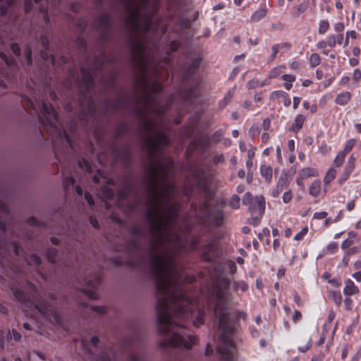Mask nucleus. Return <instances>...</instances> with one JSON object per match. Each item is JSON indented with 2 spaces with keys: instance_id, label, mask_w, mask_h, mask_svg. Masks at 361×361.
I'll return each mask as SVG.
<instances>
[{
  "instance_id": "f3484780",
  "label": "nucleus",
  "mask_w": 361,
  "mask_h": 361,
  "mask_svg": "<svg viewBox=\"0 0 361 361\" xmlns=\"http://www.w3.org/2000/svg\"><path fill=\"white\" fill-rule=\"evenodd\" d=\"M284 80V87L286 90H290L293 87V82L295 80L296 76L291 74H284L282 76Z\"/></svg>"
},
{
  "instance_id": "b1692460",
  "label": "nucleus",
  "mask_w": 361,
  "mask_h": 361,
  "mask_svg": "<svg viewBox=\"0 0 361 361\" xmlns=\"http://www.w3.org/2000/svg\"><path fill=\"white\" fill-rule=\"evenodd\" d=\"M88 286L93 289H83L82 291L91 299L98 298V293L94 290V286L92 285V283L89 282Z\"/></svg>"
},
{
  "instance_id": "412c9836",
  "label": "nucleus",
  "mask_w": 361,
  "mask_h": 361,
  "mask_svg": "<svg viewBox=\"0 0 361 361\" xmlns=\"http://www.w3.org/2000/svg\"><path fill=\"white\" fill-rule=\"evenodd\" d=\"M285 69H286L285 65H280V66L273 68L269 73V78H277L279 75H280L284 71Z\"/></svg>"
},
{
  "instance_id": "1a4fd4ad",
  "label": "nucleus",
  "mask_w": 361,
  "mask_h": 361,
  "mask_svg": "<svg viewBox=\"0 0 361 361\" xmlns=\"http://www.w3.org/2000/svg\"><path fill=\"white\" fill-rule=\"evenodd\" d=\"M287 185V179L286 176H281L277 182L276 188L271 191V195L274 197H277L282 192L284 187Z\"/></svg>"
},
{
  "instance_id": "7ed1b4c3",
  "label": "nucleus",
  "mask_w": 361,
  "mask_h": 361,
  "mask_svg": "<svg viewBox=\"0 0 361 361\" xmlns=\"http://www.w3.org/2000/svg\"><path fill=\"white\" fill-rule=\"evenodd\" d=\"M229 305L225 294L223 291L219 290L215 295L214 307V312L219 317V326L216 334L219 336V343L216 346V350L226 361L232 360L235 351L234 329L232 324Z\"/></svg>"
},
{
  "instance_id": "a878e982",
  "label": "nucleus",
  "mask_w": 361,
  "mask_h": 361,
  "mask_svg": "<svg viewBox=\"0 0 361 361\" xmlns=\"http://www.w3.org/2000/svg\"><path fill=\"white\" fill-rule=\"evenodd\" d=\"M345 155L346 154L343 153L342 151L339 152L337 154L334 160V164L335 165V166L339 167L343 164Z\"/></svg>"
},
{
  "instance_id": "2eb2a0df",
  "label": "nucleus",
  "mask_w": 361,
  "mask_h": 361,
  "mask_svg": "<svg viewBox=\"0 0 361 361\" xmlns=\"http://www.w3.org/2000/svg\"><path fill=\"white\" fill-rule=\"evenodd\" d=\"M98 23L105 30L110 28L111 21L109 16L108 14L102 15L98 19Z\"/></svg>"
},
{
  "instance_id": "393cba45",
  "label": "nucleus",
  "mask_w": 361,
  "mask_h": 361,
  "mask_svg": "<svg viewBox=\"0 0 361 361\" xmlns=\"http://www.w3.org/2000/svg\"><path fill=\"white\" fill-rule=\"evenodd\" d=\"M330 25L328 20H321L319 23L318 32L319 34H324L329 29Z\"/></svg>"
},
{
  "instance_id": "0e129e2a",
  "label": "nucleus",
  "mask_w": 361,
  "mask_h": 361,
  "mask_svg": "<svg viewBox=\"0 0 361 361\" xmlns=\"http://www.w3.org/2000/svg\"><path fill=\"white\" fill-rule=\"evenodd\" d=\"M352 277L355 279L357 281L361 282V271L353 274Z\"/></svg>"
},
{
  "instance_id": "864d4df0",
  "label": "nucleus",
  "mask_w": 361,
  "mask_h": 361,
  "mask_svg": "<svg viewBox=\"0 0 361 361\" xmlns=\"http://www.w3.org/2000/svg\"><path fill=\"white\" fill-rule=\"evenodd\" d=\"M194 182L196 183V186L198 188H205V183L203 180L202 179H197V178H195Z\"/></svg>"
},
{
  "instance_id": "a211bd4d",
  "label": "nucleus",
  "mask_w": 361,
  "mask_h": 361,
  "mask_svg": "<svg viewBox=\"0 0 361 361\" xmlns=\"http://www.w3.org/2000/svg\"><path fill=\"white\" fill-rule=\"evenodd\" d=\"M35 307L42 315L44 317H48L49 313L51 312L49 305L44 302H39L35 305Z\"/></svg>"
},
{
  "instance_id": "0eeeda50",
  "label": "nucleus",
  "mask_w": 361,
  "mask_h": 361,
  "mask_svg": "<svg viewBox=\"0 0 361 361\" xmlns=\"http://www.w3.org/2000/svg\"><path fill=\"white\" fill-rule=\"evenodd\" d=\"M344 284L345 286L343 288V294L345 296L350 297L359 293V288L355 286L352 280H345Z\"/></svg>"
},
{
  "instance_id": "9b49d317",
  "label": "nucleus",
  "mask_w": 361,
  "mask_h": 361,
  "mask_svg": "<svg viewBox=\"0 0 361 361\" xmlns=\"http://www.w3.org/2000/svg\"><path fill=\"white\" fill-rule=\"evenodd\" d=\"M299 175L302 178L306 179L310 177H317L319 176V172L314 168L305 167L299 171Z\"/></svg>"
},
{
  "instance_id": "423d86ee",
  "label": "nucleus",
  "mask_w": 361,
  "mask_h": 361,
  "mask_svg": "<svg viewBox=\"0 0 361 361\" xmlns=\"http://www.w3.org/2000/svg\"><path fill=\"white\" fill-rule=\"evenodd\" d=\"M82 80L80 81L81 85L84 86L85 89L89 90L92 87L93 75L91 71H87L85 67L81 68Z\"/></svg>"
},
{
  "instance_id": "4be33fe9",
  "label": "nucleus",
  "mask_w": 361,
  "mask_h": 361,
  "mask_svg": "<svg viewBox=\"0 0 361 361\" xmlns=\"http://www.w3.org/2000/svg\"><path fill=\"white\" fill-rule=\"evenodd\" d=\"M267 15V11L264 8H260L256 11L251 16V20L257 22Z\"/></svg>"
},
{
  "instance_id": "bf43d9fd",
  "label": "nucleus",
  "mask_w": 361,
  "mask_h": 361,
  "mask_svg": "<svg viewBox=\"0 0 361 361\" xmlns=\"http://www.w3.org/2000/svg\"><path fill=\"white\" fill-rule=\"evenodd\" d=\"M293 300L299 307L302 306V302L300 296L297 293L293 294Z\"/></svg>"
},
{
  "instance_id": "72a5a7b5",
  "label": "nucleus",
  "mask_w": 361,
  "mask_h": 361,
  "mask_svg": "<svg viewBox=\"0 0 361 361\" xmlns=\"http://www.w3.org/2000/svg\"><path fill=\"white\" fill-rule=\"evenodd\" d=\"M233 287L235 290H240L243 292L247 289V286L243 281L235 282L233 283Z\"/></svg>"
},
{
  "instance_id": "603ef678",
  "label": "nucleus",
  "mask_w": 361,
  "mask_h": 361,
  "mask_svg": "<svg viewBox=\"0 0 361 361\" xmlns=\"http://www.w3.org/2000/svg\"><path fill=\"white\" fill-rule=\"evenodd\" d=\"M200 63V59H193L192 63H191L190 68L192 71L197 69L199 67Z\"/></svg>"
},
{
  "instance_id": "ea45409f",
  "label": "nucleus",
  "mask_w": 361,
  "mask_h": 361,
  "mask_svg": "<svg viewBox=\"0 0 361 361\" xmlns=\"http://www.w3.org/2000/svg\"><path fill=\"white\" fill-rule=\"evenodd\" d=\"M336 44L335 35H330L327 37V45L334 48Z\"/></svg>"
},
{
  "instance_id": "4c0bfd02",
  "label": "nucleus",
  "mask_w": 361,
  "mask_h": 361,
  "mask_svg": "<svg viewBox=\"0 0 361 361\" xmlns=\"http://www.w3.org/2000/svg\"><path fill=\"white\" fill-rule=\"evenodd\" d=\"M247 87L249 89H255L257 87H259V81L257 79H252L247 82Z\"/></svg>"
},
{
  "instance_id": "c85d7f7f",
  "label": "nucleus",
  "mask_w": 361,
  "mask_h": 361,
  "mask_svg": "<svg viewBox=\"0 0 361 361\" xmlns=\"http://www.w3.org/2000/svg\"><path fill=\"white\" fill-rule=\"evenodd\" d=\"M356 143V140L355 139H350L348 140L345 145H344V149L342 151L343 153H345V154H347L355 146Z\"/></svg>"
},
{
  "instance_id": "6ab92c4d",
  "label": "nucleus",
  "mask_w": 361,
  "mask_h": 361,
  "mask_svg": "<svg viewBox=\"0 0 361 361\" xmlns=\"http://www.w3.org/2000/svg\"><path fill=\"white\" fill-rule=\"evenodd\" d=\"M336 173L337 171L334 168H330L324 178V184H330L336 178Z\"/></svg>"
},
{
  "instance_id": "49530a36",
  "label": "nucleus",
  "mask_w": 361,
  "mask_h": 361,
  "mask_svg": "<svg viewBox=\"0 0 361 361\" xmlns=\"http://www.w3.org/2000/svg\"><path fill=\"white\" fill-rule=\"evenodd\" d=\"M334 30L337 32L341 33L344 30V24L341 22H338L334 25Z\"/></svg>"
},
{
  "instance_id": "de8ad7c7",
  "label": "nucleus",
  "mask_w": 361,
  "mask_h": 361,
  "mask_svg": "<svg viewBox=\"0 0 361 361\" xmlns=\"http://www.w3.org/2000/svg\"><path fill=\"white\" fill-rule=\"evenodd\" d=\"M91 309L92 310V311L101 314L105 313L106 311V307L103 306H92Z\"/></svg>"
},
{
  "instance_id": "6e6552de",
  "label": "nucleus",
  "mask_w": 361,
  "mask_h": 361,
  "mask_svg": "<svg viewBox=\"0 0 361 361\" xmlns=\"http://www.w3.org/2000/svg\"><path fill=\"white\" fill-rule=\"evenodd\" d=\"M351 99V94L348 91H343L338 94L335 99V103L338 105H346Z\"/></svg>"
},
{
  "instance_id": "37998d69",
  "label": "nucleus",
  "mask_w": 361,
  "mask_h": 361,
  "mask_svg": "<svg viewBox=\"0 0 361 361\" xmlns=\"http://www.w3.org/2000/svg\"><path fill=\"white\" fill-rule=\"evenodd\" d=\"M292 193L290 190L285 192L283 195V201L284 203H288L292 200Z\"/></svg>"
},
{
  "instance_id": "8fccbe9b",
  "label": "nucleus",
  "mask_w": 361,
  "mask_h": 361,
  "mask_svg": "<svg viewBox=\"0 0 361 361\" xmlns=\"http://www.w3.org/2000/svg\"><path fill=\"white\" fill-rule=\"evenodd\" d=\"M360 251V247L357 246L353 247L345 251V255H351Z\"/></svg>"
},
{
  "instance_id": "5fc2aeb1",
  "label": "nucleus",
  "mask_w": 361,
  "mask_h": 361,
  "mask_svg": "<svg viewBox=\"0 0 361 361\" xmlns=\"http://www.w3.org/2000/svg\"><path fill=\"white\" fill-rule=\"evenodd\" d=\"M85 200L87 202L89 205H92L94 204L93 197H92V196L91 195L90 193H89L87 192H85Z\"/></svg>"
},
{
  "instance_id": "f257e3e1",
  "label": "nucleus",
  "mask_w": 361,
  "mask_h": 361,
  "mask_svg": "<svg viewBox=\"0 0 361 361\" xmlns=\"http://www.w3.org/2000/svg\"><path fill=\"white\" fill-rule=\"evenodd\" d=\"M146 216L157 245H153L150 257L156 290L160 295L157 305L158 331L164 336L161 348L190 349L196 337L185 335L189 319L195 327L203 324L204 311L180 289L182 277L175 264V256L185 245L178 231L176 215L179 204L175 200L176 189L173 182H148Z\"/></svg>"
},
{
  "instance_id": "bb28decb",
  "label": "nucleus",
  "mask_w": 361,
  "mask_h": 361,
  "mask_svg": "<svg viewBox=\"0 0 361 361\" xmlns=\"http://www.w3.org/2000/svg\"><path fill=\"white\" fill-rule=\"evenodd\" d=\"M321 62V58L318 54L314 53L311 54L310 58V65L311 67L317 66Z\"/></svg>"
},
{
  "instance_id": "f8f14e48",
  "label": "nucleus",
  "mask_w": 361,
  "mask_h": 361,
  "mask_svg": "<svg viewBox=\"0 0 361 361\" xmlns=\"http://www.w3.org/2000/svg\"><path fill=\"white\" fill-rule=\"evenodd\" d=\"M260 173L265 178L266 182L271 183L272 179V169L270 166L262 164L260 166Z\"/></svg>"
},
{
  "instance_id": "cd10ccee",
  "label": "nucleus",
  "mask_w": 361,
  "mask_h": 361,
  "mask_svg": "<svg viewBox=\"0 0 361 361\" xmlns=\"http://www.w3.org/2000/svg\"><path fill=\"white\" fill-rule=\"evenodd\" d=\"M47 257L49 262L54 263L57 261L58 253L54 249H50L47 250Z\"/></svg>"
},
{
  "instance_id": "3c124183",
  "label": "nucleus",
  "mask_w": 361,
  "mask_h": 361,
  "mask_svg": "<svg viewBox=\"0 0 361 361\" xmlns=\"http://www.w3.org/2000/svg\"><path fill=\"white\" fill-rule=\"evenodd\" d=\"M302 317V314L300 311L295 310L294 313L293 314V320L295 323L298 322L299 320H300Z\"/></svg>"
},
{
  "instance_id": "9d476101",
  "label": "nucleus",
  "mask_w": 361,
  "mask_h": 361,
  "mask_svg": "<svg viewBox=\"0 0 361 361\" xmlns=\"http://www.w3.org/2000/svg\"><path fill=\"white\" fill-rule=\"evenodd\" d=\"M348 238L344 240L341 243V249L347 250L350 246L356 242L359 241V238L357 237V233L354 231H350L348 234Z\"/></svg>"
},
{
  "instance_id": "6e6d98bb",
  "label": "nucleus",
  "mask_w": 361,
  "mask_h": 361,
  "mask_svg": "<svg viewBox=\"0 0 361 361\" xmlns=\"http://www.w3.org/2000/svg\"><path fill=\"white\" fill-rule=\"evenodd\" d=\"M311 347V341L309 340L307 344L304 346L298 347V350L301 353H305Z\"/></svg>"
},
{
  "instance_id": "2f4dec72",
  "label": "nucleus",
  "mask_w": 361,
  "mask_h": 361,
  "mask_svg": "<svg viewBox=\"0 0 361 361\" xmlns=\"http://www.w3.org/2000/svg\"><path fill=\"white\" fill-rule=\"evenodd\" d=\"M230 206L233 209H238L240 207V198L238 195H233L230 200Z\"/></svg>"
},
{
  "instance_id": "13d9d810",
  "label": "nucleus",
  "mask_w": 361,
  "mask_h": 361,
  "mask_svg": "<svg viewBox=\"0 0 361 361\" xmlns=\"http://www.w3.org/2000/svg\"><path fill=\"white\" fill-rule=\"evenodd\" d=\"M224 161V157L223 154H217L214 157V162L215 164H219Z\"/></svg>"
},
{
  "instance_id": "a18cd8bd",
  "label": "nucleus",
  "mask_w": 361,
  "mask_h": 361,
  "mask_svg": "<svg viewBox=\"0 0 361 361\" xmlns=\"http://www.w3.org/2000/svg\"><path fill=\"white\" fill-rule=\"evenodd\" d=\"M25 56L27 62V64H31L32 63V53L31 50L29 47H27L25 50Z\"/></svg>"
},
{
  "instance_id": "4d7b16f0",
  "label": "nucleus",
  "mask_w": 361,
  "mask_h": 361,
  "mask_svg": "<svg viewBox=\"0 0 361 361\" xmlns=\"http://www.w3.org/2000/svg\"><path fill=\"white\" fill-rule=\"evenodd\" d=\"M307 8V6L306 4H304V3L300 4L297 7V11H298V14L305 12L306 11Z\"/></svg>"
},
{
  "instance_id": "680f3d73",
  "label": "nucleus",
  "mask_w": 361,
  "mask_h": 361,
  "mask_svg": "<svg viewBox=\"0 0 361 361\" xmlns=\"http://www.w3.org/2000/svg\"><path fill=\"white\" fill-rule=\"evenodd\" d=\"M25 11L29 12L32 9V4L31 0H25Z\"/></svg>"
},
{
  "instance_id": "ddd939ff",
  "label": "nucleus",
  "mask_w": 361,
  "mask_h": 361,
  "mask_svg": "<svg viewBox=\"0 0 361 361\" xmlns=\"http://www.w3.org/2000/svg\"><path fill=\"white\" fill-rule=\"evenodd\" d=\"M338 243L336 242H331L327 245L326 248L323 249L319 254V257H324L327 255H332L337 252Z\"/></svg>"
},
{
  "instance_id": "338daca9",
  "label": "nucleus",
  "mask_w": 361,
  "mask_h": 361,
  "mask_svg": "<svg viewBox=\"0 0 361 361\" xmlns=\"http://www.w3.org/2000/svg\"><path fill=\"white\" fill-rule=\"evenodd\" d=\"M355 204L354 200H351L346 204V209L348 211H352L355 208Z\"/></svg>"
},
{
  "instance_id": "c9c22d12",
  "label": "nucleus",
  "mask_w": 361,
  "mask_h": 361,
  "mask_svg": "<svg viewBox=\"0 0 361 361\" xmlns=\"http://www.w3.org/2000/svg\"><path fill=\"white\" fill-rule=\"evenodd\" d=\"M29 264H39L41 262L40 258L36 255H31L28 259H26Z\"/></svg>"
},
{
  "instance_id": "f03ea898",
  "label": "nucleus",
  "mask_w": 361,
  "mask_h": 361,
  "mask_svg": "<svg viewBox=\"0 0 361 361\" xmlns=\"http://www.w3.org/2000/svg\"><path fill=\"white\" fill-rule=\"evenodd\" d=\"M159 4V0H126L127 25L136 34L131 44L132 54L138 66H150L147 39L149 33L158 37L167 30L166 26L161 25V20H153Z\"/></svg>"
},
{
  "instance_id": "e433bc0d",
  "label": "nucleus",
  "mask_w": 361,
  "mask_h": 361,
  "mask_svg": "<svg viewBox=\"0 0 361 361\" xmlns=\"http://www.w3.org/2000/svg\"><path fill=\"white\" fill-rule=\"evenodd\" d=\"M233 92H234V88L230 90L229 91H228L226 92V94H225V96L223 99L224 106H226L231 101V99L233 97Z\"/></svg>"
},
{
  "instance_id": "a19ab883",
  "label": "nucleus",
  "mask_w": 361,
  "mask_h": 361,
  "mask_svg": "<svg viewBox=\"0 0 361 361\" xmlns=\"http://www.w3.org/2000/svg\"><path fill=\"white\" fill-rule=\"evenodd\" d=\"M74 183H75L74 178L73 177L70 176V177L66 178L63 180V185L66 188H68L71 186L73 187L74 185Z\"/></svg>"
},
{
  "instance_id": "20e7f679",
  "label": "nucleus",
  "mask_w": 361,
  "mask_h": 361,
  "mask_svg": "<svg viewBox=\"0 0 361 361\" xmlns=\"http://www.w3.org/2000/svg\"><path fill=\"white\" fill-rule=\"evenodd\" d=\"M42 114L43 118H41V122L51 135L53 142L54 143L58 141L66 142L73 148L70 137L61 127L54 108L43 102Z\"/></svg>"
},
{
  "instance_id": "774afa93",
  "label": "nucleus",
  "mask_w": 361,
  "mask_h": 361,
  "mask_svg": "<svg viewBox=\"0 0 361 361\" xmlns=\"http://www.w3.org/2000/svg\"><path fill=\"white\" fill-rule=\"evenodd\" d=\"M326 46H327V42H326L324 40H322L317 44V47L318 49H325L326 47Z\"/></svg>"
},
{
  "instance_id": "c03bdc74",
  "label": "nucleus",
  "mask_w": 361,
  "mask_h": 361,
  "mask_svg": "<svg viewBox=\"0 0 361 361\" xmlns=\"http://www.w3.org/2000/svg\"><path fill=\"white\" fill-rule=\"evenodd\" d=\"M327 215H328V214L326 212H315L313 214V218L317 219H326Z\"/></svg>"
},
{
  "instance_id": "7c9ffc66",
  "label": "nucleus",
  "mask_w": 361,
  "mask_h": 361,
  "mask_svg": "<svg viewBox=\"0 0 361 361\" xmlns=\"http://www.w3.org/2000/svg\"><path fill=\"white\" fill-rule=\"evenodd\" d=\"M79 167L82 169L85 170L88 173L92 172V168L89 162L85 159H82L78 161Z\"/></svg>"
},
{
  "instance_id": "c756f323",
  "label": "nucleus",
  "mask_w": 361,
  "mask_h": 361,
  "mask_svg": "<svg viewBox=\"0 0 361 361\" xmlns=\"http://www.w3.org/2000/svg\"><path fill=\"white\" fill-rule=\"evenodd\" d=\"M195 96H196V91L195 90L190 89L185 91L181 97L184 101L189 102L190 99Z\"/></svg>"
},
{
  "instance_id": "aec40b11",
  "label": "nucleus",
  "mask_w": 361,
  "mask_h": 361,
  "mask_svg": "<svg viewBox=\"0 0 361 361\" xmlns=\"http://www.w3.org/2000/svg\"><path fill=\"white\" fill-rule=\"evenodd\" d=\"M329 298L336 303V305L339 306L342 303V295L339 291L330 290L329 292Z\"/></svg>"
},
{
  "instance_id": "f704fd0d",
  "label": "nucleus",
  "mask_w": 361,
  "mask_h": 361,
  "mask_svg": "<svg viewBox=\"0 0 361 361\" xmlns=\"http://www.w3.org/2000/svg\"><path fill=\"white\" fill-rule=\"evenodd\" d=\"M355 167V164H352V163H348V162L346 163V165H345V167L344 169V173L345 174V177L350 176V174L354 171Z\"/></svg>"
},
{
  "instance_id": "4468645a",
  "label": "nucleus",
  "mask_w": 361,
  "mask_h": 361,
  "mask_svg": "<svg viewBox=\"0 0 361 361\" xmlns=\"http://www.w3.org/2000/svg\"><path fill=\"white\" fill-rule=\"evenodd\" d=\"M321 188L322 184L320 180H315L311 183L309 189V192L312 196L317 197L320 194Z\"/></svg>"
},
{
  "instance_id": "69168bd1",
  "label": "nucleus",
  "mask_w": 361,
  "mask_h": 361,
  "mask_svg": "<svg viewBox=\"0 0 361 361\" xmlns=\"http://www.w3.org/2000/svg\"><path fill=\"white\" fill-rule=\"evenodd\" d=\"M300 102V98L298 97H293V107L294 109H296Z\"/></svg>"
},
{
  "instance_id": "5701e85b",
  "label": "nucleus",
  "mask_w": 361,
  "mask_h": 361,
  "mask_svg": "<svg viewBox=\"0 0 361 361\" xmlns=\"http://www.w3.org/2000/svg\"><path fill=\"white\" fill-rule=\"evenodd\" d=\"M13 295L15 298L21 302H26L29 300V296H27L23 291L21 290H16L13 292Z\"/></svg>"
},
{
  "instance_id": "79ce46f5",
  "label": "nucleus",
  "mask_w": 361,
  "mask_h": 361,
  "mask_svg": "<svg viewBox=\"0 0 361 361\" xmlns=\"http://www.w3.org/2000/svg\"><path fill=\"white\" fill-rule=\"evenodd\" d=\"M353 79L355 82H358L361 79V71L359 68L354 70L353 73Z\"/></svg>"
},
{
  "instance_id": "58836bf2",
  "label": "nucleus",
  "mask_w": 361,
  "mask_h": 361,
  "mask_svg": "<svg viewBox=\"0 0 361 361\" xmlns=\"http://www.w3.org/2000/svg\"><path fill=\"white\" fill-rule=\"evenodd\" d=\"M102 192L104 195L108 199H111L114 196V191L107 187H104L102 188Z\"/></svg>"
},
{
  "instance_id": "09e8293b",
  "label": "nucleus",
  "mask_w": 361,
  "mask_h": 361,
  "mask_svg": "<svg viewBox=\"0 0 361 361\" xmlns=\"http://www.w3.org/2000/svg\"><path fill=\"white\" fill-rule=\"evenodd\" d=\"M344 304L346 310H350L352 309L353 301L349 297L345 296Z\"/></svg>"
},
{
  "instance_id": "39448f33",
  "label": "nucleus",
  "mask_w": 361,
  "mask_h": 361,
  "mask_svg": "<svg viewBox=\"0 0 361 361\" xmlns=\"http://www.w3.org/2000/svg\"><path fill=\"white\" fill-rule=\"evenodd\" d=\"M243 203L246 205H250V209L257 213L260 216L263 214L265 210V200L264 197H251L250 192H246L243 199Z\"/></svg>"
},
{
  "instance_id": "e2e57ef3",
  "label": "nucleus",
  "mask_w": 361,
  "mask_h": 361,
  "mask_svg": "<svg viewBox=\"0 0 361 361\" xmlns=\"http://www.w3.org/2000/svg\"><path fill=\"white\" fill-rule=\"evenodd\" d=\"M12 51L16 55L18 56L20 54V48L17 44H13L11 46Z\"/></svg>"
},
{
  "instance_id": "dca6fc26",
  "label": "nucleus",
  "mask_w": 361,
  "mask_h": 361,
  "mask_svg": "<svg viewBox=\"0 0 361 361\" xmlns=\"http://www.w3.org/2000/svg\"><path fill=\"white\" fill-rule=\"evenodd\" d=\"M305 121V116L302 114H298L295 116L294 123L291 126V129L293 131H298L302 127V125Z\"/></svg>"
},
{
  "instance_id": "052dcab7",
  "label": "nucleus",
  "mask_w": 361,
  "mask_h": 361,
  "mask_svg": "<svg viewBox=\"0 0 361 361\" xmlns=\"http://www.w3.org/2000/svg\"><path fill=\"white\" fill-rule=\"evenodd\" d=\"M289 66L292 70L296 71L300 68L301 63L299 61H293Z\"/></svg>"
},
{
  "instance_id": "473e14b6",
  "label": "nucleus",
  "mask_w": 361,
  "mask_h": 361,
  "mask_svg": "<svg viewBox=\"0 0 361 361\" xmlns=\"http://www.w3.org/2000/svg\"><path fill=\"white\" fill-rule=\"evenodd\" d=\"M308 227L305 226L300 232H298L295 236V240H301L308 233Z\"/></svg>"
}]
</instances>
